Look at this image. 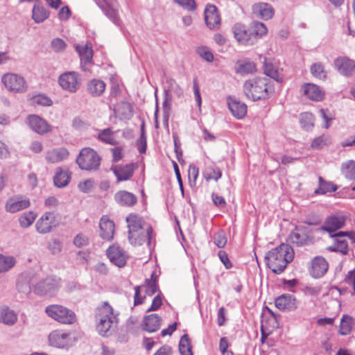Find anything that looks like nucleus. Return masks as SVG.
Returning <instances> with one entry per match:
<instances>
[{"label":"nucleus","mask_w":355,"mask_h":355,"mask_svg":"<svg viewBox=\"0 0 355 355\" xmlns=\"http://www.w3.org/2000/svg\"><path fill=\"white\" fill-rule=\"evenodd\" d=\"M128 227V239L134 245H141L146 241L150 245L153 230L141 217L131 214L126 218Z\"/></svg>","instance_id":"f257e3e1"},{"label":"nucleus","mask_w":355,"mask_h":355,"mask_svg":"<svg viewBox=\"0 0 355 355\" xmlns=\"http://www.w3.org/2000/svg\"><path fill=\"white\" fill-rule=\"evenodd\" d=\"M267 266L275 274L282 273L288 263L294 258L293 249L288 244L282 243L268 251L265 255Z\"/></svg>","instance_id":"f03ea898"},{"label":"nucleus","mask_w":355,"mask_h":355,"mask_svg":"<svg viewBox=\"0 0 355 355\" xmlns=\"http://www.w3.org/2000/svg\"><path fill=\"white\" fill-rule=\"evenodd\" d=\"M96 329L103 336H108L114 331L118 323L117 314L107 302L98 306L96 313Z\"/></svg>","instance_id":"7ed1b4c3"},{"label":"nucleus","mask_w":355,"mask_h":355,"mask_svg":"<svg viewBox=\"0 0 355 355\" xmlns=\"http://www.w3.org/2000/svg\"><path fill=\"white\" fill-rule=\"evenodd\" d=\"M243 92L248 98L255 101L268 98L274 92V88L267 78L255 77L244 83Z\"/></svg>","instance_id":"20e7f679"},{"label":"nucleus","mask_w":355,"mask_h":355,"mask_svg":"<svg viewBox=\"0 0 355 355\" xmlns=\"http://www.w3.org/2000/svg\"><path fill=\"white\" fill-rule=\"evenodd\" d=\"M45 312L49 317L64 324H73L76 322L75 313L60 304H51L46 306Z\"/></svg>","instance_id":"39448f33"},{"label":"nucleus","mask_w":355,"mask_h":355,"mask_svg":"<svg viewBox=\"0 0 355 355\" xmlns=\"http://www.w3.org/2000/svg\"><path fill=\"white\" fill-rule=\"evenodd\" d=\"M1 80L6 89L11 93L24 94L28 88L24 77L18 73H6L1 76Z\"/></svg>","instance_id":"423d86ee"},{"label":"nucleus","mask_w":355,"mask_h":355,"mask_svg":"<svg viewBox=\"0 0 355 355\" xmlns=\"http://www.w3.org/2000/svg\"><path fill=\"white\" fill-rule=\"evenodd\" d=\"M76 163L82 170L94 171L98 168L101 158L92 148H84L76 158Z\"/></svg>","instance_id":"0eeeda50"},{"label":"nucleus","mask_w":355,"mask_h":355,"mask_svg":"<svg viewBox=\"0 0 355 355\" xmlns=\"http://www.w3.org/2000/svg\"><path fill=\"white\" fill-rule=\"evenodd\" d=\"M290 241L296 246L309 245L313 243V230L309 225L297 226L289 235Z\"/></svg>","instance_id":"6e6552de"},{"label":"nucleus","mask_w":355,"mask_h":355,"mask_svg":"<svg viewBox=\"0 0 355 355\" xmlns=\"http://www.w3.org/2000/svg\"><path fill=\"white\" fill-rule=\"evenodd\" d=\"M346 218L343 215H332L326 218L321 230L328 232L331 237H343L348 235V232H339L334 234L336 231L341 229L345 224Z\"/></svg>","instance_id":"1a4fd4ad"},{"label":"nucleus","mask_w":355,"mask_h":355,"mask_svg":"<svg viewBox=\"0 0 355 355\" xmlns=\"http://www.w3.org/2000/svg\"><path fill=\"white\" fill-rule=\"evenodd\" d=\"M48 340L51 346L60 349H67L76 342L71 334L64 330L53 331L49 335Z\"/></svg>","instance_id":"9d476101"},{"label":"nucleus","mask_w":355,"mask_h":355,"mask_svg":"<svg viewBox=\"0 0 355 355\" xmlns=\"http://www.w3.org/2000/svg\"><path fill=\"white\" fill-rule=\"evenodd\" d=\"M58 83L63 90L75 93L80 87L81 78L77 72L67 71L59 76Z\"/></svg>","instance_id":"9b49d317"},{"label":"nucleus","mask_w":355,"mask_h":355,"mask_svg":"<svg viewBox=\"0 0 355 355\" xmlns=\"http://www.w3.org/2000/svg\"><path fill=\"white\" fill-rule=\"evenodd\" d=\"M57 225L55 214L51 211H46L36 221L35 230L39 234H45L51 232Z\"/></svg>","instance_id":"f8f14e48"},{"label":"nucleus","mask_w":355,"mask_h":355,"mask_svg":"<svg viewBox=\"0 0 355 355\" xmlns=\"http://www.w3.org/2000/svg\"><path fill=\"white\" fill-rule=\"evenodd\" d=\"M60 286V279L49 277L39 282L35 285V292L40 295H52L58 290Z\"/></svg>","instance_id":"ddd939ff"},{"label":"nucleus","mask_w":355,"mask_h":355,"mask_svg":"<svg viewBox=\"0 0 355 355\" xmlns=\"http://www.w3.org/2000/svg\"><path fill=\"white\" fill-rule=\"evenodd\" d=\"M232 33L235 40L241 45L251 46L256 43L254 36L250 34L245 25L236 23L232 27Z\"/></svg>","instance_id":"4468645a"},{"label":"nucleus","mask_w":355,"mask_h":355,"mask_svg":"<svg viewBox=\"0 0 355 355\" xmlns=\"http://www.w3.org/2000/svg\"><path fill=\"white\" fill-rule=\"evenodd\" d=\"M28 127L39 135H44L52 131L50 124L40 116L29 114L26 118Z\"/></svg>","instance_id":"2eb2a0df"},{"label":"nucleus","mask_w":355,"mask_h":355,"mask_svg":"<svg viewBox=\"0 0 355 355\" xmlns=\"http://www.w3.org/2000/svg\"><path fill=\"white\" fill-rule=\"evenodd\" d=\"M31 206L30 200L28 198L20 196H15L8 198L5 203V211L8 213L15 214L28 208Z\"/></svg>","instance_id":"dca6fc26"},{"label":"nucleus","mask_w":355,"mask_h":355,"mask_svg":"<svg viewBox=\"0 0 355 355\" xmlns=\"http://www.w3.org/2000/svg\"><path fill=\"white\" fill-rule=\"evenodd\" d=\"M110 261L119 268L124 266L128 258V254L118 245H112L107 250Z\"/></svg>","instance_id":"f3484780"},{"label":"nucleus","mask_w":355,"mask_h":355,"mask_svg":"<svg viewBox=\"0 0 355 355\" xmlns=\"http://www.w3.org/2000/svg\"><path fill=\"white\" fill-rule=\"evenodd\" d=\"M328 267V263L324 257H315L311 261L310 275L314 278H320L327 272Z\"/></svg>","instance_id":"a211bd4d"},{"label":"nucleus","mask_w":355,"mask_h":355,"mask_svg":"<svg viewBox=\"0 0 355 355\" xmlns=\"http://www.w3.org/2000/svg\"><path fill=\"white\" fill-rule=\"evenodd\" d=\"M137 168V164L130 163L125 165H117L112 168L119 182L126 181L130 180L135 169Z\"/></svg>","instance_id":"6ab92c4d"},{"label":"nucleus","mask_w":355,"mask_h":355,"mask_svg":"<svg viewBox=\"0 0 355 355\" xmlns=\"http://www.w3.org/2000/svg\"><path fill=\"white\" fill-rule=\"evenodd\" d=\"M145 288L146 293L151 296L156 293L157 291V286L156 283V277H154V274H152L150 279H146L145 284L141 286L135 287V304H141L143 302V299L140 297V289Z\"/></svg>","instance_id":"aec40b11"},{"label":"nucleus","mask_w":355,"mask_h":355,"mask_svg":"<svg viewBox=\"0 0 355 355\" xmlns=\"http://www.w3.org/2000/svg\"><path fill=\"white\" fill-rule=\"evenodd\" d=\"M205 20L210 29H218L220 25V17L216 7L207 5L205 10Z\"/></svg>","instance_id":"412c9836"},{"label":"nucleus","mask_w":355,"mask_h":355,"mask_svg":"<svg viewBox=\"0 0 355 355\" xmlns=\"http://www.w3.org/2000/svg\"><path fill=\"white\" fill-rule=\"evenodd\" d=\"M252 10L255 17L263 20H268L274 15V9L272 6L265 2L254 3Z\"/></svg>","instance_id":"4be33fe9"},{"label":"nucleus","mask_w":355,"mask_h":355,"mask_svg":"<svg viewBox=\"0 0 355 355\" xmlns=\"http://www.w3.org/2000/svg\"><path fill=\"white\" fill-rule=\"evenodd\" d=\"M69 153L63 147L54 148L46 151L45 159L48 163L57 164L68 158Z\"/></svg>","instance_id":"5701e85b"},{"label":"nucleus","mask_w":355,"mask_h":355,"mask_svg":"<svg viewBox=\"0 0 355 355\" xmlns=\"http://www.w3.org/2000/svg\"><path fill=\"white\" fill-rule=\"evenodd\" d=\"M301 91L308 98L315 101H322L324 96L322 90L318 85L312 83L304 84Z\"/></svg>","instance_id":"b1692460"},{"label":"nucleus","mask_w":355,"mask_h":355,"mask_svg":"<svg viewBox=\"0 0 355 355\" xmlns=\"http://www.w3.org/2000/svg\"><path fill=\"white\" fill-rule=\"evenodd\" d=\"M100 236L105 240H111L113 238L115 226L113 221L107 216H103L99 222Z\"/></svg>","instance_id":"393cba45"},{"label":"nucleus","mask_w":355,"mask_h":355,"mask_svg":"<svg viewBox=\"0 0 355 355\" xmlns=\"http://www.w3.org/2000/svg\"><path fill=\"white\" fill-rule=\"evenodd\" d=\"M275 304L281 311H292L297 308L296 300L291 295H282L277 297Z\"/></svg>","instance_id":"a878e982"},{"label":"nucleus","mask_w":355,"mask_h":355,"mask_svg":"<svg viewBox=\"0 0 355 355\" xmlns=\"http://www.w3.org/2000/svg\"><path fill=\"white\" fill-rule=\"evenodd\" d=\"M76 50L80 56L82 69L86 71L87 69L86 65L92 60L93 51L92 46L88 44L85 45H76Z\"/></svg>","instance_id":"bb28decb"},{"label":"nucleus","mask_w":355,"mask_h":355,"mask_svg":"<svg viewBox=\"0 0 355 355\" xmlns=\"http://www.w3.org/2000/svg\"><path fill=\"white\" fill-rule=\"evenodd\" d=\"M334 64L338 71L345 76H349L355 69L354 62L347 58H338Z\"/></svg>","instance_id":"cd10ccee"},{"label":"nucleus","mask_w":355,"mask_h":355,"mask_svg":"<svg viewBox=\"0 0 355 355\" xmlns=\"http://www.w3.org/2000/svg\"><path fill=\"white\" fill-rule=\"evenodd\" d=\"M106 85L100 79H92L87 84V92L94 97L101 96L105 92Z\"/></svg>","instance_id":"c85d7f7f"},{"label":"nucleus","mask_w":355,"mask_h":355,"mask_svg":"<svg viewBox=\"0 0 355 355\" xmlns=\"http://www.w3.org/2000/svg\"><path fill=\"white\" fill-rule=\"evenodd\" d=\"M228 107L232 114L237 119L243 118L247 113V106L234 98L228 100Z\"/></svg>","instance_id":"c756f323"},{"label":"nucleus","mask_w":355,"mask_h":355,"mask_svg":"<svg viewBox=\"0 0 355 355\" xmlns=\"http://www.w3.org/2000/svg\"><path fill=\"white\" fill-rule=\"evenodd\" d=\"M115 201L121 206L130 207L137 202V197L126 191H118L114 196Z\"/></svg>","instance_id":"7c9ffc66"},{"label":"nucleus","mask_w":355,"mask_h":355,"mask_svg":"<svg viewBox=\"0 0 355 355\" xmlns=\"http://www.w3.org/2000/svg\"><path fill=\"white\" fill-rule=\"evenodd\" d=\"M161 319L157 314H150L144 319L143 329L148 332H155L160 327Z\"/></svg>","instance_id":"2f4dec72"},{"label":"nucleus","mask_w":355,"mask_h":355,"mask_svg":"<svg viewBox=\"0 0 355 355\" xmlns=\"http://www.w3.org/2000/svg\"><path fill=\"white\" fill-rule=\"evenodd\" d=\"M17 320V313L8 307H2L0 309V323L7 326H12Z\"/></svg>","instance_id":"473e14b6"},{"label":"nucleus","mask_w":355,"mask_h":355,"mask_svg":"<svg viewBox=\"0 0 355 355\" xmlns=\"http://www.w3.org/2000/svg\"><path fill=\"white\" fill-rule=\"evenodd\" d=\"M250 34L254 37L256 42L259 38H261L268 33V28L266 25L260 21H254L249 26Z\"/></svg>","instance_id":"72a5a7b5"},{"label":"nucleus","mask_w":355,"mask_h":355,"mask_svg":"<svg viewBox=\"0 0 355 355\" xmlns=\"http://www.w3.org/2000/svg\"><path fill=\"white\" fill-rule=\"evenodd\" d=\"M235 71L240 75L252 73L256 71V67L252 62L239 60L235 64Z\"/></svg>","instance_id":"f704fd0d"},{"label":"nucleus","mask_w":355,"mask_h":355,"mask_svg":"<svg viewBox=\"0 0 355 355\" xmlns=\"http://www.w3.org/2000/svg\"><path fill=\"white\" fill-rule=\"evenodd\" d=\"M37 213L33 211H28L22 213L18 218V223L21 228L30 227L37 218Z\"/></svg>","instance_id":"c9c22d12"},{"label":"nucleus","mask_w":355,"mask_h":355,"mask_svg":"<svg viewBox=\"0 0 355 355\" xmlns=\"http://www.w3.org/2000/svg\"><path fill=\"white\" fill-rule=\"evenodd\" d=\"M70 180V174L68 171H63L61 168L56 169L55 174L53 177L54 184L57 187H64L67 186Z\"/></svg>","instance_id":"e433bc0d"},{"label":"nucleus","mask_w":355,"mask_h":355,"mask_svg":"<svg viewBox=\"0 0 355 355\" xmlns=\"http://www.w3.org/2000/svg\"><path fill=\"white\" fill-rule=\"evenodd\" d=\"M115 113L123 119H129L132 116V107L127 102H121L114 107Z\"/></svg>","instance_id":"4c0bfd02"},{"label":"nucleus","mask_w":355,"mask_h":355,"mask_svg":"<svg viewBox=\"0 0 355 355\" xmlns=\"http://www.w3.org/2000/svg\"><path fill=\"white\" fill-rule=\"evenodd\" d=\"M16 263V259L12 256L0 254V273L10 270Z\"/></svg>","instance_id":"58836bf2"},{"label":"nucleus","mask_w":355,"mask_h":355,"mask_svg":"<svg viewBox=\"0 0 355 355\" xmlns=\"http://www.w3.org/2000/svg\"><path fill=\"white\" fill-rule=\"evenodd\" d=\"M31 103L33 105L49 107L53 104L52 100L44 94H38L30 98Z\"/></svg>","instance_id":"ea45409f"},{"label":"nucleus","mask_w":355,"mask_h":355,"mask_svg":"<svg viewBox=\"0 0 355 355\" xmlns=\"http://www.w3.org/2000/svg\"><path fill=\"white\" fill-rule=\"evenodd\" d=\"M49 16L48 12L39 4L35 5L33 8L32 18L36 23L44 21Z\"/></svg>","instance_id":"a19ab883"},{"label":"nucleus","mask_w":355,"mask_h":355,"mask_svg":"<svg viewBox=\"0 0 355 355\" xmlns=\"http://www.w3.org/2000/svg\"><path fill=\"white\" fill-rule=\"evenodd\" d=\"M334 238V245L329 247L328 250L332 252H339L343 254H347L348 252V244L346 240L342 239V237Z\"/></svg>","instance_id":"79ce46f5"},{"label":"nucleus","mask_w":355,"mask_h":355,"mask_svg":"<svg viewBox=\"0 0 355 355\" xmlns=\"http://www.w3.org/2000/svg\"><path fill=\"white\" fill-rule=\"evenodd\" d=\"M343 175L347 179L355 180V161L349 160L343 163L341 166Z\"/></svg>","instance_id":"37998d69"},{"label":"nucleus","mask_w":355,"mask_h":355,"mask_svg":"<svg viewBox=\"0 0 355 355\" xmlns=\"http://www.w3.org/2000/svg\"><path fill=\"white\" fill-rule=\"evenodd\" d=\"M353 318L348 315H344L341 319L340 334L343 336L349 334L352 329Z\"/></svg>","instance_id":"c03bdc74"},{"label":"nucleus","mask_w":355,"mask_h":355,"mask_svg":"<svg viewBox=\"0 0 355 355\" xmlns=\"http://www.w3.org/2000/svg\"><path fill=\"white\" fill-rule=\"evenodd\" d=\"M179 351L181 355H193L191 346L187 334H184L180 340Z\"/></svg>","instance_id":"a18cd8bd"},{"label":"nucleus","mask_w":355,"mask_h":355,"mask_svg":"<svg viewBox=\"0 0 355 355\" xmlns=\"http://www.w3.org/2000/svg\"><path fill=\"white\" fill-rule=\"evenodd\" d=\"M337 190V187L332 182L324 181L322 177L319 178V187L315 190V193L324 194Z\"/></svg>","instance_id":"49530a36"},{"label":"nucleus","mask_w":355,"mask_h":355,"mask_svg":"<svg viewBox=\"0 0 355 355\" xmlns=\"http://www.w3.org/2000/svg\"><path fill=\"white\" fill-rule=\"evenodd\" d=\"M302 127L305 130H310L314 125V116L310 112L302 113L300 120Z\"/></svg>","instance_id":"de8ad7c7"},{"label":"nucleus","mask_w":355,"mask_h":355,"mask_svg":"<svg viewBox=\"0 0 355 355\" xmlns=\"http://www.w3.org/2000/svg\"><path fill=\"white\" fill-rule=\"evenodd\" d=\"M221 174L220 169L214 166H207L204 172V176L207 181L211 180L217 181L221 177Z\"/></svg>","instance_id":"09e8293b"},{"label":"nucleus","mask_w":355,"mask_h":355,"mask_svg":"<svg viewBox=\"0 0 355 355\" xmlns=\"http://www.w3.org/2000/svg\"><path fill=\"white\" fill-rule=\"evenodd\" d=\"M329 143V138L327 135H322L314 139L311 144L313 149H322Z\"/></svg>","instance_id":"8fccbe9b"},{"label":"nucleus","mask_w":355,"mask_h":355,"mask_svg":"<svg viewBox=\"0 0 355 355\" xmlns=\"http://www.w3.org/2000/svg\"><path fill=\"white\" fill-rule=\"evenodd\" d=\"M311 72L317 78L324 80L326 78V72L321 63H315L311 67Z\"/></svg>","instance_id":"3c124183"},{"label":"nucleus","mask_w":355,"mask_h":355,"mask_svg":"<svg viewBox=\"0 0 355 355\" xmlns=\"http://www.w3.org/2000/svg\"><path fill=\"white\" fill-rule=\"evenodd\" d=\"M98 139L103 142L110 144L114 142V134L110 128H106L101 131L98 134Z\"/></svg>","instance_id":"603ef678"},{"label":"nucleus","mask_w":355,"mask_h":355,"mask_svg":"<svg viewBox=\"0 0 355 355\" xmlns=\"http://www.w3.org/2000/svg\"><path fill=\"white\" fill-rule=\"evenodd\" d=\"M197 53L200 58L204 59L208 62H211L214 60V55L209 48L206 46H200L197 49Z\"/></svg>","instance_id":"864d4df0"},{"label":"nucleus","mask_w":355,"mask_h":355,"mask_svg":"<svg viewBox=\"0 0 355 355\" xmlns=\"http://www.w3.org/2000/svg\"><path fill=\"white\" fill-rule=\"evenodd\" d=\"M94 187V181L92 179L83 180L78 184L79 190L83 193L90 192Z\"/></svg>","instance_id":"5fc2aeb1"},{"label":"nucleus","mask_w":355,"mask_h":355,"mask_svg":"<svg viewBox=\"0 0 355 355\" xmlns=\"http://www.w3.org/2000/svg\"><path fill=\"white\" fill-rule=\"evenodd\" d=\"M264 73L267 76H269L277 81H279L278 71L274 68L272 64L265 62L263 66Z\"/></svg>","instance_id":"6e6d98bb"},{"label":"nucleus","mask_w":355,"mask_h":355,"mask_svg":"<svg viewBox=\"0 0 355 355\" xmlns=\"http://www.w3.org/2000/svg\"><path fill=\"white\" fill-rule=\"evenodd\" d=\"M73 243L77 248H83L89 244V238L84 234L79 233L74 237Z\"/></svg>","instance_id":"4d7b16f0"},{"label":"nucleus","mask_w":355,"mask_h":355,"mask_svg":"<svg viewBox=\"0 0 355 355\" xmlns=\"http://www.w3.org/2000/svg\"><path fill=\"white\" fill-rule=\"evenodd\" d=\"M214 242L219 248L225 247L227 243V237L225 233L223 232H218L216 233L214 236Z\"/></svg>","instance_id":"13d9d810"},{"label":"nucleus","mask_w":355,"mask_h":355,"mask_svg":"<svg viewBox=\"0 0 355 355\" xmlns=\"http://www.w3.org/2000/svg\"><path fill=\"white\" fill-rule=\"evenodd\" d=\"M51 44L52 49L57 53L63 51L67 46L64 41L60 38L53 39Z\"/></svg>","instance_id":"bf43d9fd"},{"label":"nucleus","mask_w":355,"mask_h":355,"mask_svg":"<svg viewBox=\"0 0 355 355\" xmlns=\"http://www.w3.org/2000/svg\"><path fill=\"white\" fill-rule=\"evenodd\" d=\"M319 113L320 116L324 121V123L322 124V127L324 128H328L331 125V116L327 110L321 109L319 110Z\"/></svg>","instance_id":"052dcab7"},{"label":"nucleus","mask_w":355,"mask_h":355,"mask_svg":"<svg viewBox=\"0 0 355 355\" xmlns=\"http://www.w3.org/2000/svg\"><path fill=\"white\" fill-rule=\"evenodd\" d=\"M137 147L140 153L146 152V138L144 135V125L141 126V135L139 139L137 141Z\"/></svg>","instance_id":"680f3d73"},{"label":"nucleus","mask_w":355,"mask_h":355,"mask_svg":"<svg viewBox=\"0 0 355 355\" xmlns=\"http://www.w3.org/2000/svg\"><path fill=\"white\" fill-rule=\"evenodd\" d=\"M175 3L188 10H194L196 9V3L194 0H174Z\"/></svg>","instance_id":"e2e57ef3"},{"label":"nucleus","mask_w":355,"mask_h":355,"mask_svg":"<svg viewBox=\"0 0 355 355\" xmlns=\"http://www.w3.org/2000/svg\"><path fill=\"white\" fill-rule=\"evenodd\" d=\"M49 248L53 254H56L62 250V243L58 240H53L49 243Z\"/></svg>","instance_id":"0e129e2a"},{"label":"nucleus","mask_w":355,"mask_h":355,"mask_svg":"<svg viewBox=\"0 0 355 355\" xmlns=\"http://www.w3.org/2000/svg\"><path fill=\"white\" fill-rule=\"evenodd\" d=\"M193 89L195 100L197 103L198 107L200 108L201 104H202V99H201V96H200L198 84L196 80H194L193 83Z\"/></svg>","instance_id":"69168bd1"},{"label":"nucleus","mask_w":355,"mask_h":355,"mask_svg":"<svg viewBox=\"0 0 355 355\" xmlns=\"http://www.w3.org/2000/svg\"><path fill=\"white\" fill-rule=\"evenodd\" d=\"M345 282L347 284L351 285L353 288V293H355V270L348 272Z\"/></svg>","instance_id":"338daca9"},{"label":"nucleus","mask_w":355,"mask_h":355,"mask_svg":"<svg viewBox=\"0 0 355 355\" xmlns=\"http://www.w3.org/2000/svg\"><path fill=\"white\" fill-rule=\"evenodd\" d=\"M172 354V349L168 345H164L160 347L154 355H171Z\"/></svg>","instance_id":"774afa93"}]
</instances>
